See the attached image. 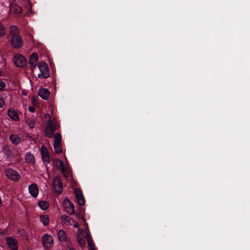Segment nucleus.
<instances>
[{"label": "nucleus", "instance_id": "nucleus-11", "mask_svg": "<svg viewBox=\"0 0 250 250\" xmlns=\"http://www.w3.org/2000/svg\"><path fill=\"white\" fill-rule=\"evenodd\" d=\"M20 114L21 112L19 110H15L13 108H10L7 111L8 116L14 121L19 120V115Z\"/></svg>", "mask_w": 250, "mask_h": 250}, {"label": "nucleus", "instance_id": "nucleus-15", "mask_svg": "<svg viewBox=\"0 0 250 250\" xmlns=\"http://www.w3.org/2000/svg\"><path fill=\"white\" fill-rule=\"evenodd\" d=\"M57 236L60 242H67L69 240L68 239L65 231L62 229H59L57 232Z\"/></svg>", "mask_w": 250, "mask_h": 250}, {"label": "nucleus", "instance_id": "nucleus-1", "mask_svg": "<svg viewBox=\"0 0 250 250\" xmlns=\"http://www.w3.org/2000/svg\"><path fill=\"white\" fill-rule=\"evenodd\" d=\"M40 73L38 74L39 78H47L49 76V71L47 63L45 62H40L38 64Z\"/></svg>", "mask_w": 250, "mask_h": 250}, {"label": "nucleus", "instance_id": "nucleus-36", "mask_svg": "<svg viewBox=\"0 0 250 250\" xmlns=\"http://www.w3.org/2000/svg\"><path fill=\"white\" fill-rule=\"evenodd\" d=\"M4 104L5 102L3 98L1 97H0V108L3 107Z\"/></svg>", "mask_w": 250, "mask_h": 250}, {"label": "nucleus", "instance_id": "nucleus-24", "mask_svg": "<svg viewBox=\"0 0 250 250\" xmlns=\"http://www.w3.org/2000/svg\"><path fill=\"white\" fill-rule=\"evenodd\" d=\"M78 235H81L83 238H86L88 239V236H91L88 231H84L83 229H79V233Z\"/></svg>", "mask_w": 250, "mask_h": 250}, {"label": "nucleus", "instance_id": "nucleus-14", "mask_svg": "<svg viewBox=\"0 0 250 250\" xmlns=\"http://www.w3.org/2000/svg\"><path fill=\"white\" fill-rule=\"evenodd\" d=\"M29 192L34 197H37L39 193V188L35 184H32L28 187Z\"/></svg>", "mask_w": 250, "mask_h": 250}, {"label": "nucleus", "instance_id": "nucleus-22", "mask_svg": "<svg viewBox=\"0 0 250 250\" xmlns=\"http://www.w3.org/2000/svg\"><path fill=\"white\" fill-rule=\"evenodd\" d=\"M40 220L45 226H47L49 224V218L46 215H40Z\"/></svg>", "mask_w": 250, "mask_h": 250}, {"label": "nucleus", "instance_id": "nucleus-2", "mask_svg": "<svg viewBox=\"0 0 250 250\" xmlns=\"http://www.w3.org/2000/svg\"><path fill=\"white\" fill-rule=\"evenodd\" d=\"M58 127L59 125H57L56 121L47 123L45 129V133L46 136L48 138L52 137L54 132Z\"/></svg>", "mask_w": 250, "mask_h": 250}, {"label": "nucleus", "instance_id": "nucleus-40", "mask_svg": "<svg viewBox=\"0 0 250 250\" xmlns=\"http://www.w3.org/2000/svg\"><path fill=\"white\" fill-rule=\"evenodd\" d=\"M3 75V71L1 69H0V77L2 76Z\"/></svg>", "mask_w": 250, "mask_h": 250}, {"label": "nucleus", "instance_id": "nucleus-12", "mask_svg": "<svg viewBox=\"0 0 250 250\" xmlns=\"http://www.w3.org/2000/svg\"><path fill=\"white\" fill-rule=\"evenodd\" d=\"M75 193L78 204L80 206H83L85 204V200L82 191L78 188L75 189Z\"/></svg>", "mask_w": 250, "mask_h": 250}, {"label": "nucleus", "instance_id": "nucleus-7", "mask_svg": "<svg viewBox=\"0 0 250 250\" xmlns=\"http://www.w3.org/2000/svg\"><path fill=\"white\" fill-rule=\"evenodd\" d=\"M15 64L18 67H22L27 63V60L24 56L21 54H18L14 56L13 59Z\"/></svg>", "mask_w": 250, "mask_h": 250}, {"label": "nucleus", "instance_id": "nucleus-20", "mask_svg": "<svg viewBox=\"0 0 250 250\" xmlns=\"http://www.w3.org/2000/svg\"><path fill=\"white\" fill-rule=\"evenodd\" d=\"M11 10L15 14L19 15L22 13V8L18 5H14L11 8Z\"/></svg>", "mask_w": 250, "mask_h": 250}, {"label": "nucleus", "instance_id": "nucleus-33", "mask_svg": "<svg viewBox=\"0 0 250 250\" xmlns=\"http://www.w3.org/2000/svg\"><path fill=\"white\" fill-rule=\"evenodd\" d=\"M5 83L1 80H0V91H2L5 87Z\"/></svg>", "mask_w": 250, "mask_h": 250}, {"label": "nucleus", "instance_id": "nucleus-38", "mask_svg": "<svg viewBox=\"0 0 250 250\" xmlns=\"http://www.w3.org/2000/svg\"><path fill=\"white\" fill-rule=\"evenodd\" d=\"M28 110L31 112H34L35 111V108H34V107H33L32 106H30L28 107Z\"/></svg>", "mask_w": 250, "mask_h": 250}, {"label": "nucleus", "instance_id": "nucleus-29", "mask_svg": "<svg viewBox=\"0 0 250 250\" xmlns=\"http://www.w3.org/2000/svg\"><path fill=\"white\" fill-rule=\"evenodd\" d=\"M78 241L79 245L82 247L84 246L85 243V240H84V238H83L82 237H81V235H78Z\"/></svg>", "mask_w": 250, "mask_h": 250}, {"label": "nucleus", "instance_id": "nucleus-25", "mask_svg": "<svg viewBox=\"0 0 250 250\" xmlns=\"http://www.w3.org/2000/svg\"><path fill=\"white\" fill-rule=\"evenodd\" d=\"M38 60V55L36 53H33L29 58V62L36 63Z\"/></svg>", "mask_w": 250, "mask_h": 250}, {"label": "nucleus", "instance_id": "nucleus-31", "mask_svg": "<svg viewBox=\"0 0 250 250\" xmlns=\"http://www.w3.org/2000/svg\"><path fill=\"white\" fill-rule=\"evenodd\" d=\"M44 119L45 120V121L47 123H49V122H54L55 121V119L53 118V119H52V118L51 117L50 115L48 114H45L44 115Z\"/></svg>", "mask_w": 250, "mask_h": 250}, {"label": "nucleus", "instance_id": "nucleus-4", "mask_svg": "<svg viewBox=\"0 0 250 250\" xmlns=\"http://www.w3.org/2000/svg\"><path fill=\"white\" fill-rule=\"evenodd\" d=\"M10 41L12 46L15 49H19L23 45V41L20 35L12 36Z\"/></svg>", "mask_w": 250, "mask_h": 250}, {"label": "nucleus", "instance_id": "nucleus-26", "mask_svg": "<svg viewBox=\"0 0 250 250\" xmlns=\"http://www.w3.org/2000/svg\"><path fill=\"white\" fill-rule=\"evenodd\" d=\"M6 32V28L3 23L0 21V37L5 35Z\"/></svg>", "mask_w": 250, "mask_h": 250}, {"label": "nucleus", "instance_id": "nucleus-34", "mask_svg": "<svg viewBox=\"0 0 250 250\" xmlns=\"http://www.w3.org/2000/svg\"><path fill=\"white\" fill-rule=\"evenodd\" d=\"M8 234L7 229H0V236L6 235Z\"/></svg>", "mask_w": 250, "mask_h": 250}, {"label": "nucleus", "instance_id": "nucleus-35", "mask_svg": "<svg viewBox=\"0 0 250 250\" xmlns=\"http://www.w3.org/2000/svg\"><path fill=\"white\" fill-rule=\"evenodd\" d=\"M56 161H57L59 162L61 170H62V169H63L65 167L62 160H60L59 159H57Z\"/></svg>", "mask_w": 250, "mask_h": 250}, {"label": "nucleus", "instance_id": "nucleus-23", "mask_svg": "<svg viewBox=\"0 0 250 250\" xmlns=\"http://www.w3.org/2000/svg\"><path fill=\"white\" fill-rule=\"evenodd\" d=\"M38 205L42 210H46L49 207V204L45 201H40L38 202Z\"/></svg>", "mask_w": 250, "mask_h": 250}, {"label": "nucleus", "instance_id": "nucleus-18", "mask_svg": "<svg viewBox=\"0 0 250 250\" xmlns=\"http://www.w3.org/2000/svg\"><path fill=\"white\" fill-rule=\"evenodd\" d=\"M19 33V28L16 25H11L9 28V33L12 36H18Z\"/></svg>", "mask_w": 250, "mask_h": 250}, {"label": "nucleus", "instance_id": "nucleus-6", "mask_svg": "<svg viewBox=\"0 0 250 250\" xmlns=\"http://www.w3.org/2000/svg\"><path fill=\"white\" fill-rule=\"evenodd\" d=\"M42 242L44 247L46 249L51 248L53 245V239L49 234H44L42 237Z\"/></svg>", "mask_w": 250, "mask_h": 250}, {"label": "nucleus", "instance_id": "nucleus-3", "mask_svg": "<svg viewBox=\"0 0 250 250\" xmlns=\"http://www.w3.org/2000/svg\"><path fill=\"white\" fill-rule=\"evenodd\" d=\"M54 148L56 153H61L62 150L61 145L62 135L60 133H57L54 134Z\"/></svg>", "mask_w": 250, "mask_h": 250}, {"label": "nucleus", "instance_id": "nucleus-19", "mask_svg": "<svg viewBox=\"0 0 250 250\" xmlns=\"http://www.w3.org/2000/svg\"><path fill=\"white\" fill-rule=\"evenodd\" d=\"M61 220L65 225H72L71 219L65 214L62 215Z\"/></svg>", "mask_w": 250, "mask_h": 250}, {"label": "nucleus", "instance_id": "nucleus-37", "mask_svg": "<svg viewBox=\"0 0 250 250\" xmlns=\"http://www.w3.org/2000/svg\"><path fill=\"white\" fill-rule=\"evenodd\" d=\"M30 68L33 70L36 66V63L35 62H29Z\"/></svg>", "mask_w": 250, "mask_h": 250}, {"label": "nucleus", "instance_id": "nucleus-16", "mask_svg": "<svg viewBox=\"0 0 250 250\" xmlns=\"http://www.w3.org/2000/svg\"><path fill=\"white\" fill-rule=\"evenodd\" d=\"M49 94L50 92L46 88H41L39 90V96L44 100H47Z\"/></svg>", "mask_w": 250, "mask_h": 250}, {"label": "nucleus", "instance_id": "nucleus-39", "mask_svg": "<svg viewBox=\"0 0 250 250\" xmlns=\"http://www.w3.org/2000/svg\"><path fill=\"white\" fill-rule=\"evenodd\" d=\"M74 227L76 228H78L79 227L78 224L77 223H76L74 224Z\"/></svg>", "mask_w": 250, "mask_h": 250}, {"label": "nucleus", "instance_id": "nucleus-27", "mask_svg": "<svg viewBox=\"0 0 250 250\" xmlns=\"http://www.w3.org/2000/svg\"><path fill=\"white\" fill-rule=\"evenodd\" d=\"M88 244V246L91 250H94L95 246L93 243L91 239V236H88V239L87 240Z\"/></svg>", "mask_w": 250, "mask_h": 250}, {"label": "nucleus", "instance_id": "nucleus-41", "mask_svg": "<svg viewBox=\"0 0 250 250\" xmlns=\"http://www.w3.org/2000/svg\"><path fill=\"white\" fill-rule=\"evenodd\" d=\"M29 4H30V6L31 7V5L30 3H29Z\"/></svg>", "mask_w": 250, "mask_h": 250}, {"label": "nucleus", "instance_id": "nucleus-30", "mask_svg": "<svg viewBox=\"0 0 250 250\" xmlns=\"http://www.w3.org/2000/svg\"><path fill=\"white\" fill-rule=\"evenodd\" d=\"M61 171H62V174H63V175L65 177H66V178L69 177V176L70 175V170L68 168L65 167L63 169H62V170H61Z\"/></svg>", "mask_w": 250, "mask_h": 250}, {"label": "nucleus", "instance_id": "nucleus-5", "mask_svg": "<svg viewBox=\"0 0 250 250\" xmlns=\"http://www.w3.org/2000/svg\"><path fill=\"white\" fill-rule=\"evenodd\" d=\"M5 174L8 178L14 181H18L21 177L20 175L16 171L11 168L5 170Z\"/></svg>", "mask_w": 250, "mask_h": 250}, {"label": "nucleus", "instance_id": "nucleus-28", "mask_svg": "<svg viewBox=\"0 0 250 250\" xmlns=\"http://www.w3.org/2000/svg\"><path fill=\"white\" fill-rule=\"evenodd\" d=\"M26 123L30 128H32L34 127L35 125L34 120L28 119L26 120Z\"/></svg>", "mask_w": 250, "mask_h": 250}, {"label": "nucleus", "instance_id": "nucleus-21", "mask_svg": "<svg viewBox=\"0 0 250 250\" xmlns=\"http://www.w3.org/2000/svg\"><path fill=\"white\" fill-rule=\"evenodd\" d=\"M9 139L10 141L14 144H18L21 141V138L17 135H11Z\"/></svg>", "mask_w": 250, "mask_h": 250}, {"label": "nucleus", "instance_id": "nucleus-32", "mask_svg": "<svg viewBox=\"0 0 250 250\" xmlns=\"http://www.w3.org/2000/svg\"><path fill=\"white\" fill-rule=\"evenodd\" d=\"M67 250H75L74 248L72 246L71 242L69 240L66 242Z\"/></svg>", "mask_w": 250, "mask_h": 250}, {"label": "nucleus", "instance_id": "nucleus-8", "mask_svg": "<svg viewBox=\"0 0 250 250\" xmlns=\"http://www.w3.org/2000/svg\"><path fill=\"white\" fill-rule=\"evenodd\" d=\"M63 204L67 213L70 215L73 214L75 213L74 205L69 199H64Z\"/></svg>", "mask_w": 250, "mask_h": 250}, {"label": "nucleus", "instance_id": "nucleus-9", "mask_svg": "<svg viewBox=\"0 0 250 250\" xmlns=\"http://www.w3.org/2000/svg\"><path fill=\"white\" fill-rule=\"evenodd\" d=\"M6 244L8 248L11 250H18V241L12 237H9L6 238Z\"/></svg>", "mask_w": 250, "mask_h": 250}, {"label": "nucleus", "instance_id": "nucleus-13", "mask_svg": "<svg viewBox=\"0 0 250 250\" xmlns=\"http://www.w3.org/2000/svg\"><path fill=\"white\" fill-rule=\"evenodd\" d=\"M41 155L43 161L47 163L50 162V158L49 156L48 152L46 147L42 146L41 148Z\"/></svg>", "mask_w": 250, "mask_h": 250}, {"label": "nucleus", "instance_id": "nucleus-17", "mask_svg": "<svg viewBox=\"0 0 250 250\" xmlns=\"http://www.w3.org/2000/svg\"><path fill=\"white\" fill-rule=\"evenodd\" d=\"M26 162L31 165H34L35 163V158L33 154L30 152H28L25 155Z\"/></svg>", "mask_w": 250, "mask_h": 250}, {"label": "nucleus", "instance_id": "nucleus-10", "mask_svg": "<svg viewBox=\"0 0 250 250\" xmlns=\"http://www.w3.org/2000/svg\"><path fill=\"white\" fill-rule=\"evenodd\" d=\"M53 187L56 192L59 194L62 192V184L59 177H56L54 179Z\"/></svg>", "mask_w": 250, "mask_h": 250}]
</instances>
